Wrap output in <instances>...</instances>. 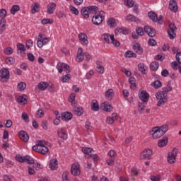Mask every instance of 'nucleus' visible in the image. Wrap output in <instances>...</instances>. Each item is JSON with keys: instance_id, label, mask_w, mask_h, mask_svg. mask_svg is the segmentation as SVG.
Masks as SVG:
<instances>
[{"instance_id": "nucleus-1", "label": "nucleus", "mask_w": 181, "mask_h": 181, "mask_svg": "<svg viewBox=\"0 0 181 181\" xmlns=\"http://www.w3.org/2000/svg\"><path fill=\"white\" fill-rule=\"evenodd\" d=\"M33 151L35 152H38L42 155H47L49 153V148L46 146V141L43 140H39L37 144L33 146Z\"/></svg>"}, {"instance_id": "nucleus-2", "label": "nucleus", "mask_w": 181, "mask_h": 181, "mask_svg": "<svg viewBox=\"0 0 181 181\" xmlns=\"http://www.w3.org/2000/svg\"><path fill=\"white\" fill-rule=\"evenodd\" d=\"M156 98L158 100L157 107H161L168 101V93L163 91H158L156 93Z\"/></svg>"}, {"instance_id": "nucleus-3", "label": "nucleus", "mask_w": 181, "mask_h": 181, "mask_svg": "<svg viewBox=\"0 0 181 181\" xmlns=\"http://www.w3.org/2000/svg\"><path fill=\"white\" fill-rule=\"evenodd\" d=\"M50 42L49 37H46L43 36V34L40 33L37 37V46L40 49H42L43 46H46L47 43Z\"/></svg>"}, {"instance_id": "nucleus-4", "label": "nucleus", "mask_w": 181, "mask_h": 181, "mask_svg": "<svg viewBox=\"0 0 181 181\" xmlns=\"http://www.w3.org/2000/svg\"><path fill=\"white\" fill-rule=\"evenodd\" d=\"M10 76L11 74L9 73V70H8V69L2 68L0 70V81L1 83H7Z\"/></svg>"}, {"instance_id": "nucleus-5", "label": "nucleus", "mask_w": 181, "mask_h": 181, "mask_svg": "<svg viewBox=\"0 0 181 181\" xmlns=\"http://www.w3.org/2000/svg\"><path fill=\"white\" fill-rule=\"evenodd\" d=\"M176 156H177V149L174 148L168 153V163H175L176 162Z\"/></svg>"}, {"instance_id": "nucleus-6", "label": "nucleus", "mask_w": 181, "mask_h": 181, "mask_svg": "<svg viewBox=\"0 0 181 181\" xmlns=\"http://www.w3.org/2000/svg\"><path fill=\"white\" fill-rule=\"evenodd\" d=\"M103 21H104V17L101 15V13H95L92 18V23L93 25H101V23H103Z\"/></svg>"}, {"instance_id": "nucleus-7", "label": "nucleus", "mask_w": 181, "mask_h": 181, "mask_svg": "<svg viewBox=\"0 0 181 181\" xmlns=\"http://www.w3.org/2000/svg\"><path fill=\"white\" fill-rule=\"evenodd\" d=\"M71 173L74 176H80L81 170H80V164L78 163H74L71 165Z\"/></svg>"}, {"instance_id": "nucleus-8", "label": "nucleus", "mask_w": 181, "mask_h": 181, "mask_svg": "<svg viewBox=\"0 0 181 181\" xmlns=\"http://www.w3.org/2000/svg\"><path fill=\"white\" fill-rule=\"evenodd\" d=\"M150 135H152L153 139H158L160 138V136H163V134L160 132L159 127H153L150 131Z\"/></svg>"}, {"instance_id": "nucleus-9", "label": "nucleus", "mask_w": 181, "mask_h": 181, "mask_svg": "<svg viewBox=\"0 0 181 181\" xmlns=\"http://www.w3.org/2000/svg\"><path fill=\"white\" fill-rule=\"evenodd\" d=\"M170 29L168 31V35L170 39V40H173L175 37H176V33H175V29H176V27L175 26V24L170 23L169 24Z\"/></svg>"}, {"instance_id": "nucleus-10", "label": "nucleus", "mask_w": 181, "mask_h": 181, "mask_svg": "<svg viewBox=\"0 0 181 181\" xmlns=\"http://www.w3.org/2000/svg\"><path fill=\"white\" fill-rule=\"evenodd\" d=\"M139 98L143 103H148L149 101V93L146 90H142L139 93Z\"/></svg>"}, {"instance_id": "nucleus-11", "label": "nucleus", "mask_w": 181, "mask_h": 181, "mask_svg": "<svg viewBox=\"0 0 181 181\" xmlns=\"http://www.w3.org/2000/svg\"><path fill=\"white\" fill-rule=\"evenodd\" d=\"M79 40L81 42L83 46H87L88 45V37L84 33H80L78 35Z\"/></svg>"}, {"instance_id": "nucleus-12", "label": "nucleus", "mask_w": 181, "mask_h": 181, "mask_svg": "<svg viewBox=\"0 0 181 181\" xmlns=\"http://www.w3.org/2000/svg\"><path fill=\"white\" fill-rule=\"evenodd\" d=\"M152 150L149 148L144 149L141 153H140V158L141 159H148V158H151L152 156Z\"/></svg>"}, {"instance_id": "nucleus-13", "label": "nucleus", "mask_w": 181, "mask_h": 181, "mask_svg": "<svg viewBox=\"0 0 181 181\" xmlns=\"http://www.w3.org/2000/svg\"><path fill=\"white\" fill-rule=\"evenodd\" d=\"M57 135L62 139H67L69 138V135L67 134V132L62 127L58 128L57 129Z\"/></svg>"}, {"instance_id": "nucleus-14", "label": "nucleus", "mask_w": 181, "mask_h": 181, "mask_svg": "<svg viewBox=\"0 0 181 181\" xmlns=\"http://www.w3.org/2000/svg\"><path fill=\"white\" fill-rule=\"evenodd\" d=\"M56 3L54 2H50L49 4H47V12L49 15H53L54 13V11H56Z\"/></svg>"}, {"instance_id": "nucleus-15", "label": "nucleus", "mask_w": 181, "mask_h": 181, "mask_svg": "<svg viewBox=\"0 0 181 181\" xmlns=\"http://www.w3.org/2000/svg\"><path fill=\"white\" fill-rule=\"evenodd\" d=\"M168 9L173 13L177 12V2L175 0H170L168 4Z\"/></svg>"}, {"instance_id": "nucleus-16", "label": "nucleus", "mask_w": 181, "mask_h": 181, "mask_svg": "<svg viewBox=\"0 0 181 181\" xmlns=\"http://www.w3.org/2000/svg\"><path fill=\"white\" fill-rule=\"evenodd\" d=\"M133 50L137 54H142L144 53V49H142V47L141 46V44L139 42H134L133 45Z\"/></svg>"}, {"instance_id": "nucleus-17", "label": "nucleus", "mask_w": 181, "mask_h": 181, "mask_svg": "<svg viewBox=\"0 0 181 181\" xmlns=\"http://www.w3.org/2000/svg\"><path fill=\"white\" fill-rule=\"evenodd\" d=\"M144 32H146V33H147L148 36H149L150 37H153L156 35V31L155 30V29L149 26L144 27Z\"/></svg>"}, {"instance_id": "nucleus-18", "label": "nucleus", "mask_w": 181, "mask_h": 181, "mask_svg": "<svg viewBox=\"0 0 181 181\" xmlns=\"http://www.w3.org/2000/svg\"><path fill=\"white\" fill-rule=\"evenodd\" d=\"M117 117H118V115L117 113H113L111 116L107 117L106 118L107 124H109L110 125H112V124H114V122L117 121Z\"/></svg>"}, {"instance_id": "nucleus-19", "label": "nucleus", "mask_w": 181, "mask_h": 181, "mask_svg": "<svg viewBox=\"0 0 181 181\" xmlns=\"http://www.w3.org/2000/svg\"><path fill=\"white\" fill-rule=\"evenodd\" d=\"M100 108L106 112H111L112 111V107L107 102H105L100 105Z\"/></svg>"}, {"instance_id": "nucleus-20", "label": "nucleus", "mask_w": 181, "mask_h": 181, "mask_svg": "<svg viewBox=\"0 0 181 181\" xmlns=\"http://www.w3.org/2000/svg\"><path fill=\"white\" fill-rule=\"evenodd\" d=\"M19 138L21 139V141H23V142H28L29 141V134L25 131H21L19 132Z\"/></svg>"}, {"instance_id": "nucleus-21", "label": "nucleus", "mask_w": 181, "mask_h": 181, "mask_svg": "<svg viewBox=\"0 0 181 181\" xmlns=\"http://www.w3.org/2000/svg\"><path fill=\"white\" fill-rule=\"evenodd\" d=\"M76 60L78 63H81V62L84 60V55L83 54V48H78Z\"/></svg>"}, {"instance_id": "nucleus-22", "label": "nucleus", "mask_w": 181, "mask_h": 181, "mask_svg": "<svg viewBox=\"0 0 181 181\" xmlns=\"http://www.w3.org/2000/svg\"><path fill=\"white\" fill-rule=\"evenodd\" d=\"M95 64L98 73H99V74H103L105 69L103 66V62L101 61H96Z\"/></svg>"}, {"instance_id": "nucleus-23", "label": "nucleus", "mask_w": 181, "mask_h": 181, "mask_svg": "<svg viewBox=\"0 0 181 181\" xmlns=\"http://www.w3.org/2000/svg\"><path fill=\"white\" fill-rule=\"evenodd\" d=\"M49 166L51 170H56V169L59 168V164L57 163V158L52 159L50 160Z\"/></svg>"}, {"instance_id": "nucleus-24", "label": "nucleus", "mask_w": 181, "mask_h": 181, "mask_svg": "<svg viewBox=\"0 0 181 181\" xmlns=\"http://www.w3.org/2000/svg\"><path fill=\"white\" fill-rule=\"evenodd\" d=\"M90 110L92 111H99L100 110V105H98V102L97 100H93L90 103Z\"/></svg>"}, {"instance_id": "nucleus-25", "label": "nucleus", "mask_w": 181, "mask_h": 181, "mask_svg": "<svg viewBox=\"0 0 181 181\" xmlns=\"http://www.w3.org/2000/svg\"><path fill=\"white\" fill-rule=\"evenodd\" d=\"M136 32L137 35L136 34L133 33L132 34L133 39H138V36H144V28L139 27L136 29Z\"/></svg>"}, {"instance_id": "nucleus-26", "label": "nucleus", "mask_w": 181, "mask_h": 181, "mask_svg": "<svg viewBox=\"0 0 181 181\" xmlns=\"http://www.w3.org/2000/svg\"><path fill=\"white\" fill-rule=\"evenodd\" d=\"M73 118V115L71 112H65L62 114L63 121H70Z\"/></svg>"}, {"instance_id": "nucleus-27", "label": "nucleus", "mask_w": 181, "mask_h": 181, "mask_svg": "<svg viewBox=\"0 0 181 181\" xmlns=\"http://www.w3.org/2000/svg\"><path fill=\"white\" fill-rule=\"evenodd\" d=\"M17 103H18V104H23V105H26L28 103V96H26V95L19 96L17 98Z\"/></svg>"}, {"instance_id": "nucleus-28", "label": "nucleus", "mask_w": 181, "mask_h": 181, "mask_svg": "<svg viewBox=\"0 0 181 181\" xmlns=\"http://www.w3.org/2000/svg\"><path fill=\"white\" fill-rule=\"evenodd\" d=\"M158 145L159 148H163V146H166V145H168V137L164 136L161 139L158 140Z\"/></svg>"}, {"instance_id": "nucleus-29", "label": "nucleus", "mask_w": 181, "mask_h": 181, "mask_svg": "<svg viewBox=\"0 0 181 181\" xmlns=\"http://www.w3.org/2000/svg\"><path fill=\"white\" fill-rule=\"evenodd\" d=\"M74 112L75 115H77L78 117H80L81 115H83L84 114V110H83V107H74Z\"/></svg>"}, {"instance_id": "nucleus-30", "label": "nucleus", "mask_w": 181, "mask_h": 181, "mask_svg": "<svg viewBox=\"0 0 181 181\" xmlns=\"http://www.w3.org/2000/svg\"><path fill=\"white\" fill-rule=\"evenodd\" d=\"M90 11L87 7L83 8L81 10V15L85 18V19H88L90 18Z\"/></svg>"}, {"instance_id": "nucleus-31", "label": "nucleus", "mask_w": 181, "mask_h": 181, "mask_svg": "<svg viewBox=\"0 0 181 181\" xmlns=\"http://www.w3.org/2000/svg\"><path fill=\"white\" fill-rule=\"evenodd\" d=\"M138 69L139 71H141V73H142L143 74H146V69H148V67L145 65V64L144 63L139 64Z\"/></svg>"}, {"instance_id": "nucleus-32", "label": "nucleus", "mask_w": 181, "mask_h": 181, "mask_svg": "<svg viewBox=\"0 0 181 181\" xmlns=\"http://www.w3.org/2000/svg\"><path fill=\"white\" fill-rule=\"evenodd\" d=\"M115 32L116 35H118V33H122V35H128V33H129L128 29L124 28H116Z\"/></svg>"}, {"instance_id": "nucleus-33", "label": "nucleus", "mask_w": 181, "mask_h": 181, "mask_svg": "<svg viewBox=\"0 0 181 181\" xmlns=\"http://www.w3.org/2000/svg\"><path fill=\"white\" fill-rule=\"evenodd\" d=\"M107 23L110 28H117V21L113 18H109Z\"/></svg>"}, {"instance_id": "nucleus-34", "label": "nucleus", "mask_w": 181, "mask_h": 181, "mask_svg": "<svg viewBox=\"0 0 181 181\" xmlns=\"http://www.w3.org/2000/svg\"><path fill=\"white\" fill-rule=\"evenodd\" d=\"M148 16L153 22H158V15L153 11L148 12Z\"/></svg>"}, {"instance_id": "nucleus-35", "label": "nucleus", "mask_w": 181, "mask_h": 181, "mask_svg": "<svg viewBox=\"0 0 181 181\" xmlns=\"http://www.w3.org/2000/svg\"><path fill=\"white\" fill-rule=\"evenodd\" d=\"M126 21H127L128 22H138V18L135 17V16L132 15V14H128L126 18H125Z\"/></svg>"}, {"instance_id": "nucleus-36", "label": "nucleus", "mask_w": 181, "mask_h": 181, "mask_svg": "<svg viewBox=\"0 0 181 181\" xmlns=\"http://www.w3.org/2000/svg\"><path fill=\"white\" fill-rule=\"evenodd\" d=\"M47 87H49V84H47V83H46L45 81H41L38 84V88L41 91H45V90H46V88H47Z\"/></svg>"}, {"instance_id": "nucleus-37", "label": "nucleus", "mask_w": 181, "mask_h": 181, "mask_svg": "<svg viewBox=\"0 0 181 181\" xmlns=\"http://www.w3.org/2000/svg\"><path fill=\"white\" fill-rule=\"evenodd\" d=\"M17 49L18 51H20V54L21 56H23V53L26 52V48H25V45L22 43H18L17 45Z\"/></svg>"}, {"instance_id": "nucleus-38", "label": "nucleus", "mask_w": 181, "mask_h": 181, "mask_svg": "<svg viewBox=\"0 0 181 181\" xmlns=\"http://www.w3.org/2000/svg\"><path fill=\"white\" fill-rule=\"evenodd\" d=\"M112 36H114V35H110V34L105 33V34L102 35V38L103 39V40L105 41L106 43L110 44V43H111L110 40H111Z\"/></svg>"}, {"instance_id": "nucleus-39", "label": "nucleus", "mask_w": 181, "mask_h": 181, "mask_svg": "<svg viewBox=\"0 0 181 181\" xmlns=\"http://www.w3.org/2000/svg\"><path fill=\"white\" fill-rule=\"evenodd\" d=\"M158 129H160L163 135H165V134H166L169 129V126L168 124H163V126L158 127Z\"/></svg>"}, {"instance_id": "nucleus-40", "label": "nucleus", "mask_w": 181, "mask_h": 181, "mask_svg": "<svg viewBox=\"0 0 181 181\" xmlns=\"http://www.w3.org/2000/svg\"><path fill=\"white\" fill-rule=\"evenodd\" d=\"M18 91H25L26 89V83L25 82H20L17 85Z\"/></svg>"}, {"instance_id": "nucleus-41", "label": "nucleus", "mask_w": 181, "mask_h": 181, "mask_svg": "<svg viewBox=\"0 0 181 181\" xmlns=\"http://www.w3.org/2000/svg\"><path fill=\"white\" fill-rule=\"evenodd\" d=\"M39 6H40V5H39V3H35L34 4H33L31 6V12L32 13H36V12L39 11Z\"/></svg>"}, {"instance_id": "nucleus-42", "label": "nucleus", "mask_w": 181, "mask_h": 181, "mask_svg": "<svg viewBox=\"0 0 181 181\" xmlns=\"http://www.w3.org/2000/svg\"><path fill=\"white\" fill-rule=\"evenodd\" d=\"M150 69L153 70V71H156L158 69H159V62H153L150 64Z\"/></svg>"}, {"instance_id": "nucleus-43", "label": "nucleus", "mask_w": 181, "mask_h": 181, "mask_svg": "<svg viewBox=\"0 0 181 181\" xmlns=\"http://www.w3.org/2000/svg\"><path fill=\"white\" fill-rule=\"evenodd\" d=\"M24 162H26L28 165H33L35 163L33 158H31L29 156H24Z\"/></svg>"}, {"instance_id": "nucleus-44", "label": "nucleus", "mask_w": 181, "mask_h": 181, "mask_svg": "<svg viewBox=\"0 0 181 181\" xmlns=\"http://www.w3.org/2000/svg\"><path fill=\"white\" fill-rule=\"evenodd\" d=\"M89 13H95L98 11V7L97 6H89L88 7Z\"/></svg>"}, {"instance_id": "nucleus-45", "label": "nucleus", "mask_w": 181, "mask_h": 181, "mask_svg": "<svg viewBox=\"0 0 181 181\" xmlns=\"http://www.w3.org/2000/svg\"><path fill=\"white\" fill-rule=\"evenodd\" d=\"M124 57H129V59H131V57H136V54L131 50H128L124 53Z\"/></svg>"}, {"instance_id": "nucleus-46", "label": "nucleus", "mask_w": 181, "mask_h": 181, "mask_svg": "<svg viewBox=\"0 0 181 181\" xmlns=\"http://www.w3.org/2000/svg\"><path fill=\"white\" fill-rule=\"evenodd\" d=\"M151 86L154 88H160L162 87V82L160 81H156L151 83Z\"/></svg>"}, {"instance_id": "nucleus-47", "label": "nucleus", "mask_w": 181, "mask_h": 181, "mask_svg": "<svg viewBox=\"0 0 181 181\" xmlns=\"http://www.w3.org/2000/svg\"><path fill=\"white\" fill-rule=\"evenodd\" d=\"M19 9H21V7H19V6L13 5V6H12L11 9V13L12 15H15L16 13V12H18L19 11Z\"/></svg>"}, {"instance_id": "nucleus-48", "label": "nucleus", "mask_w": 181, "mask_h": 181, "mask_svg": "<svg viewBox=\"0 0 181 181\" xmlns=\"http://www.w3.org/2000/svg\"><path fill=\"white\" fill-rule=\"evenodd\" d=\"M110 40H111V43H112V45H114V46H115L116 47H119V42H118V40H117L115 39V37H114V35H112L110 37Z\"/></svg>"}, {"instance_id": "nucleus-49", "label": "nucleus", "mask_w": 181, "mask_h": 181, "mask_svg": "<svg viewBox=\"0 0 181 181\" xmlns=\"http://www.w3.org/2000/svg\"><path fill=\"white\" fill-rule=\"evenodd\" d=\"M172 90H173V88H172V86H170V83L168 82L167 86L163 88V93H169V91H172Z\"/></svg>"}, {"instance_id": "nucleus-50", "label": "nucleus", "mask_w": 181, "mask_h": 181, "mask_svg": "<svg viewBox=\"0 0 181 181\" xmlns=\"http://www.w3.org/2000/svg\"><path fill=\"white\" fill-rule=\"evenodd\" d=\"M69 9L74 15H78L80 12L78 11V9H77L74 6H69Z\"/></svg>"}, {"instance_id": "nucleus-51", "label": "nucleus", "mask_w": 181, "mask_h": 181, "mask_svg": "<svg viewBox=\"0 0 181 181\" xmlns=\"http://www.w3.org/2000/svg\"><path fill=\"white\" fill-rule=\"evenodd\" d=\"M124 4L127 8H132L134 6V0H124Z\"/></svg>"}, {"instance_id": "nucleus-52", "label": "nucleus", "mask_w": 181, "mask_h": 181, "mask_svg": "<svg viewBox=\"0 0 181 181\" xmlns=\"http://www.w3.org/2000/svg\"><path fill=\"white\" fill-rule=\"evenodd\" d=\"M93 76H94V70L90 69L88 72L86 73L85 77L87 80H90Z\"/></svg>"}, {"instance_id": "nucleus-53", "label": "nucleus", "mask_w": 181, "mask_h": 181, "mask_svg": "<svg viewBox=\"0 0 181 181\" xmlns=\"http://www.w3.org/2000/svg\"><path fill=\"white\" fill-rule=\"evenodd\" d=\"M93 151V148H82V152H83V153L85 155H90V153H91V152Z\"/></svg>"}, {"instance_id": "nucleus-54", "label": "nucleus", "mask_w": 181, "mask_h": 181, "mask_svg": "<svg viewBox=\"0 0 181 181\" xmlns=\"http://www.w3.org/2000/svg\"><path fill=\"white\" fill-rule=\"evenodd\" d=\"M42 25H47V23H53V19L45 18L41 21Z\"/></svg>"}, {"instance_id": "nucleus-55", "label": "nucleus", "mask_w": 181, "mask_h": 181, "mask_svg": "<svg viewBox=\"0 0 181 181\" xmlns=\"http://www.w3.org/2000/svg\"><path fill=\"white\" fill-rule=\"evenodd\" d=\"M76 100V94L75 93H71L70 95H69V103H71L72 105L73 104H75L74 103V101Z\"/></svg>"}, {"instance_id": "nucleus-56", "label": "nucleus", "mask_w": 181, "mask_h": 181, "mask_svg": "<svg viewBox=\"0 0 181 181\" xmlns=\"http://www.w3.org/2000/svg\"><path fill=\"white\" fill-rule=\"evenodd\" d=\"M4 53L7 55L9 56L13 53V49L11 47H7L4 49Z\"/></svg>"}, {"instance_id": "nucleus-57", "label": "nucleus", "mask_w": 181, "mask_h": 181, "mask_svg": "<svg viewBox=\"0 0 181 181\" xmlns=\"http://www.w3.org/2000/svg\"><path fill=\"white\" fill-rule=\"evenodd\" d=\"M112 94H114V90L112 89H108L105 92V96L107 98H110V97H112Z\"/></svg>"}, {"instance_id": "nucleus-58", "label": "nucleus", "mask_w": 181, "mask_h": 181, "mask_svg": "<svg viewBox=\"0 0 181 181\" xmlns=\"http://www.w3.org/2000/svg\"><path fill=\"white\" fill-rule=\"evenodd\" d=\"M16 160L18 162H21V163H23L25 162V157L21 156V155L16 156Z\"/></svg>"}, {"instance_id": "nucleus-59", "label": "nucleus", "mask_w": 181, "mask_h": 181, "mask_svg": "<svg viewBox=\"0 0 181 181\" xmlns=\"http://www.w3.org/2000/svg\"><path fill=\"white\" fill-rule=\"evenodd\" d=\"M45 116V112L42 109H39L37 111V118H42V117Z\"/></svg>"}, {"instance_id": "nucleus-60", "label": "nucleus", "mask_w": 181, "mask_h": 181, "mask_svg": "<svg viewBox=\"0 0 181 181\" xmlns=\"http://www.w3.org/2000/svg\"><path fill=\"white\" fill-rule=\"evenodd\" d=\"M6 64L11 65L15 63V59L13 57H8L6 59Z\"/></svg>"}, {"instance_id": "nucleus-61", "label": "nucleus", "mask_w": 181, "mask_h": 181, "mask_svg": "<svg viewBox=\"0 0 181 181\" xmlns=\"http://www.w3.org/2000/svg\"><path fill=\"white\" fill-rule=\"evenodd\" d=\"M57 69L59 73H63V63L59 62L57 65Z\"/></svg>"}, {"instance_id": "nucleus-62", "label": "nucleus", "mask_w": 181, "mask_h": 181, "mask_svg": "<svg viewBox=\"0 0 181 181\" xmlns=\"http://www.w3.org/2000/svg\"><path fill=\"white\" fill-rule=\"evenodd\" d=\"M171 67L173 69V70H177V69L179 70V64H177L176 62H171Z\"/></svg>"}, {"instance_id": "nucleus-63", "label": "nucleus", "mask_w": 181, "mask_h": 181, "mask_svg": "<svg viewBox=\"0 0 181 181\" xmlns=\"http://www.w3.org/2000/svg\"><path fill=\"white\" fill-rule=\"evenodd\" d=\"M150 179L151 181H160L161 178L159 175H157V176H155V175H153V176H151L150 177Z\"/></svg>"}, {"instance_id": "nucleus-64", "label": "nucleus", "mask_w": 181, "mask_h": 181, "mask_svg": "<svg viewBox=\"0 0 181 181\" xmlns=\"http://www.w3.org/2000/svg\"><path fill=\"white\" fill-rule=\"evenodd\" d=\"M175 57L177 63H179V64H181V52H177Z\"/></svg>"}]
</instances>
